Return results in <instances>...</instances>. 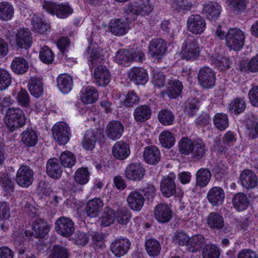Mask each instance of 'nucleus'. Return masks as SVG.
Instances as JSON below:
<instances>
[{
  "mask_svg": "<svg viewBox=\"0 0 258 258\" xmlns=\"http://www.w3.org/2000/svg\"><path fill=\"white\" fill-rule=\"evenodd\" d=\"M98 97L97 90L92 86L83 87L81 91V100L86 104H92L96 101Z\"/></svg>",
  "mask_w": 258,
  "mask_h": 258,
  "instance_id": "obj_30",
  "label": "nucleus"
},
{
  "mask_svg": "<svg viewBox=\"0 0 258 258\" xmlns=\"http://www.w3.org/2000/svg\"><path fill=\"white\" fill-rule=\"evenodd\" d=\"M205 153V146L201 140L195 141L190 154L194 158L197 159H201Z\"/></svg>",
  "mask_w": 258,
  "mask_h": 258,
  "instance_id": "obj_58",
  "label": "nucleus"
},
{
  "mask_svg": "<svg viewBox=\"0 0 258 258\" xmlns=\"http://www.w3.org/2000/svg\"><path fill=\"white\" fill-rule=\"evenodd\" d=\"M213 121L215 126L221 131L225 130L229 125L228 117L225 113H216L213 117Z\"/></svg>",
  "mask_w": 258,
  "mask_h": 258,
  "instance_id": "obj_49",
  "label": "nucleus"
},
{
  "mask_svg": "<svg viewBox=\"0 0 258 258\" xmlns=\"http://www.w3.org/2000/svg\"><path fill=\"white\" fill-rule=\"evenodd\" d=\"M70 129L68 125L60 122L55 123L52 128L53 137L59 144L65 145L71 137Z\"/></svg>",
  "mask_w": 258,
  "mask_h": 258,
  "instance_id": "obj_8",
  "label": "nucleus"
},
{
  "mask_svg": "<svg viewBox=\"0 0 258 258\" xmlns=\"http://www.w3.org/2000/svg\"><path fill=\"white\" fill-rule=\"evenodd\" d=\"M103 206L104 203L100 198H94L89 201L86 207L87 216L91 218L98 217Z\"/></svg>",
  "mask_w": 258,
  "mask_h": 258,
  "instance_id": "obj_26",
  "label": "nucleus"
},
{
  "mask_svg": "<svg viewBox=\"0 0 258 258\" xmlns=\"http://www.w3.org/2000/svg\"><path fill=\"white\" fill-rule=\"evenodd\" d=\"M54 55L52 51L46 46L41 48L39 51L40 60L45 63H51L54 59Z\"/></svg>",
  "mask_w": 258,
  "mask_h": 258,
  "instance_id": "obj_59",
  "label": "nucleus"
},
{
  "mask_svg": "<svg viewBox=\"0 0 258 258\" xmlns=\"http://www.w3.org/2000/svg\"><path fill=\"white\" fill-rule=\"evenodd\" d=\"M221 8L216 2H210L203 5L202 14L207 19L216 20L221 13Z\"/></svg>",
  "mask_w": 258,
  "mask_h": 258,
  "instance_id": "obj_22",
  "label": "nucleus"
},
{
  "mask_svg": "<svg viewBox=\"0 0 258 258\" xmlns=\"http://www.w3.org/2000/svg\"><path fill=\"white\" fill-rule=\"evenodd\" d=\"M207 199L213 206L221 205L225 199L224 190L220 187L211 188L207 194Z\"/></svg>",
  "mask_w": 258,
  "mask_h": 258,
  "instance_id": "obj_25",
  "label": "nucleus"
},
{
  "mask_svg": "<svg viewBox=\"0 0 258 258\" xmlns=\"http://www.w3.org/2000/svg\"><path fill=\"white\" fill-rule=\"evenodd\" d=\"M12 77L10 73L4 69H0V90H4L10 85Z\"/></svg>",
  "mask_w": 258,
  "mask_h": 258,
  "instance_id": "obj_64",
  "label": "nucleus"
},
{
  "mask_svg": "<svg viewBox=\"0 0 258 258\" xmlns=\"http://www.w3.org/2000/svg\"><path fill=\"white\" fill-rule=\"evenodd\" d=\"M32 234L36 237H44L49 231L47 223L42 218L35 220L32 224Z\"/></svg>",
  "mask_w": 258,
  "mask_h": 258,
  "instance_id": "obj_29",
  "label": "nucleus"
},
{
  "mask_svg": "<svg viewBox=\"0 0 258 258\" xmlns=\"http://www.w3.org/2000/svg\"><path fill=\"white\" fill-rule=\"evenodd\" d=\"M198 80L201 85L203 87L212 88L215 85V74L211 69L204 67L199 72Z\"/></svg>",
  "mask_w": 258,
  "mask_h": 258,
  "instance_id": "obj_12",
  "label": "nucleus"
},
{
  "mask_svg": "<svg viewBox=\"0 0 258 258\" xmlns=\"http://www.w3.org/2000/svg\"><path fill=\"white\" fill-rule=\"evenodd\" d=\"M6 124L11 132L22 127L26 123V118L23 111L19 108H9L7 112Z\"/></svg>",
  "mask_w": 258,
  "mask_h": 258,
  "instance_id": "obj_3",
  "label": "nucleus"
},
{
  "mask_svg": "<svg viewBox=\"0 0 258 258\" xmlns=\"http://www.w3.org/2000/svg\"><path fill=\"white\" fill-rule=\"evenodd\" d=\"M59 159L62 165L66 168H72L76 162L75 156L68 151L62 153L59 156Z\"/></svg>",
  "mask_w": 258,
  "mask_h": 258,
  "instance_id": "obj_52",
  "label": "nucleus"
},
{
  "mask_svg": "<svg viewBox=\"0 0 258 258\" xmlns=\"http://www.w3.org/2000/svg\"><path fill=\"white\" fill-rule=\"evenodd\" d=\"M162 146L166 148H171L175 144V138L172 133L169 131L162 132L159 137Z\"/></svg>",
  "mask_w": 258,
  "mask_h": 258,
  "instance_id": "obj_46",
  "label": "nucleus"
},
{
  "mask_svg": "<svg viewBox=\"0 0 258 258\" xmlns=\"http://www.w3.org/2000/svg\"><path fill=\"white\" fill-rule=\"evenodd\" d=\"M97 141L96 135L91 130L87 131L82 141L83 148L87 150H92Z\"/></svg>",
  "mask_w": 258,
  "mask_h": 258,
  "instance_id": "obj_43",
  "label": "nucleus"
},
{
  "mask_svg": "<svg viewBox=\"0 0 258 258\" xmlns=\"http://www.w3.org/2000/svg\"><path fill=\"white\" fill-rule=\"evenodd\" d=\"M189 0H172V5L179 12H185L190 10L191 8L197 6L198 3L192 4Z\"/></svg>",
  "mask_w": 258,
  "mask_h": 258,
  "instance_id": "obj_54",
  "label": "nucleus"
},
{
  "mask_svg": "<svg viewBox=\"0 0 258 258\" xmlns=\"http://www.w3.org/2000/svg\"><path fill=\"white\" fill-rule=\"evenodd\" d=\"M124 13L129 15H149L153 10L150 0H136L125 6Z\"/></svg>",
  "mask_w": 258,
  "mask_h": 258,
  "instance_id": "obj_2",
  "label": "nucleus"
},
{
  "mask_svg": "<svg viewBox=\"0 0 258 258\" xmlns=\"http://www.w3.org/2000/svg\"><path fill=\"white\" fill-rule=\"evenodd\" d=\"M187 30L194 35H201L205 31L206 22L205 18L198 14L190 16L186 22Z\"/></svg>",
  "mask_w": 258,
  "mask_h": 258,
  "instance_id": "obj_6",
  "label": "nucleus"
},
{
  "mask_svg": "<svg viewBox=\"0 0 258 258\" xmlns=\"http://www.w3.org/2000/svg\"><path fill=\"white\" fill-rule=\"evenodd\" d=\"M33 29L38 33L46 34L50 31V25L38 16H34L31 19Z\"/></svg>",
  "mask_w": 258,
  "mask_h": 258,
  "instance_id": "obj_36",
  "label": "nucleus"
},
{
  "mask_svg": "<svg viewBox=\"0 0 258 258\" xmlns=\"http://www.w3.org/2000/svg\"><path fill=\"white\" fill-rule=\"evenodd\" d=\"M219 249L215 245H207L203 250V258H219Z\"/></svg>",
  "mask_w": 258,
  "mask_h": 258,
  "instance_id": "obj_61",
  "label": "nucleus"
},
{
  "mask_svg": "<svg viewBox=\"0 0 258 258\" xmlns=\"http://www.w3.org/2000/svg\"><path fill=\"white\" fill-rule=\"evenodd\" d=\"M127 202L132 210L140 211L144 205L145 198L140 192L134 190L128 195Z\"/></svg>",
  "mask_w": 258,
  "mask_h": 258,
  "instance_id": "obj_23",
  "label": "nucleus"
},
{
  "mask_svg": "<svg viewBox=\"0 0 258 258\" xmlns=\"http://www.w3.org/2000/svg\"><path fill=\"white\" fill-rule=\"evenodd\" d=\"M28 87L31 95L36 97H39L43 92L42 79L38 77L31 78L28 82Z\"/></svg>",
  "mask_w": 258,
  "mask_h": 258,
  "instance_id": "obj_32",
  "label": "nucleus"
},
{
  "mask_svg": "<svg viewBox=\"0 0 258 258\" xmlns=\"http://www.w3.org/2000/svg\"><path fill=\"white\" fill-rule=\"evenodd\" d=\"M210 60L211 62L215 65L220 71L225 70L230 67L229 59L227 57L216 56H211Z\"/></svg>",
  "mask_w": 258,
  "mask_h": 258,
  "instance_id": "obj_56",
  "label": "nucleus"
},
{
  "mask_svg": "<svg viewBox=\"0 0 258 258\" xmlns=\"http://www.w3.org/2000/svg\"><path fill=\"white\" fill-rule=\"evenodd\" d=\"M158 119L162 124L170 125L173 123L175 117L173 112L170 110L163 109L158 112Z\"/></svg>",
  "mask_w": 258,
  "mask_h": 258,
  "instance_id": "obj_44",
  "label": "nucleus"
},
{
  "mask_svg": "<svg viewBox=\"0 0 258 258\" xmlns=\"http://www.w3.org/2000/svg\"><path fill=\"white\" fill-rule=\"evenodd\" d=\"M14 15V8L9 3H0V19L3 21L10 20Z\"/></svg>",
  "mask_w": 258,
  "mask_h": 258,
  "instance_id": "obj_47",
  "label": "nucleus"
},
{
  "mask_svg": "<svg viewBox=\"0 0 258 258\" xmlns=\"http://www.w3.org/2000/svg\"><path fill=\"white\" fill-rule=\"evenodd\" d=\"M143 157L145 161L151 165L157 164L161 160V153L155 146H148L144 148Z\"/></svg>",
  "mask_w": 258,
  "mask_h": 258,
  "instance_id": "obj_21",
  "label": "nucleus"
},
{
  "mask_svg": "<svg viewBox=\"0 0 258 258\" xmlns=\"http://www.w3.org/2000/svg\"><path fill=\"white\" fill-rule=\"evenodd\" d=\"M248 0H227V3L234 12L241 13L246 9Z\"/></svg>",
  "mask_w": 258,
  "mask_h": 258,
  "instance_id": "obj_60",
  "label": "nucleus"
},
{
  "mask_svg": "<svg viewBox=\"0 0 258 258\" xmlns=\"http://www.w3.org/2000/svg\"><path fill=\"white\" fill-rule=\"evenodd\" d=\"M109 28L110 32L116 36L124 35L129 30L128 24L122 19H115L111 21Z\"/></svg>",
  "mask_w": 258,
  "mask_h": 258,
  "instance_id": "obj_27",
  "label": "nucleus"
},
{
  "mask_svg": "<svg viewBox=\"0 0 258 258\" xmlns=\"http://www.w3.org/2000/svg\"><path fill=\"white\" fill-rule=\"evenodd\" d=\"M200 52L197 40L192 36H188L182 44L180 55L187 60H192L200 56Z\"/></svg>",
  "mask_w": 258,
  "mask_h": 258,
  "instance_id": "obj_4",
  "label": "nucleus"
},
{
  "mask_svg": "<svg viewBox=\"0 0 258 258\" xmlns=\"http://www.w3.org/2000/svg\"><path fill=\"white\" fill-rule=\"evenodd\" d=\"M112 152L115 158L123 160L126 159L130 154V146L126 142L118 141L113 146Z\"/></svg>",
  "mask_w": 258,
  "mask_h": 258,
  "instance_id": "obj_24",
  "label": "nucleus"
},
{
  "mask_svg": "<svg viewBox=\"0 0 258 258\" xmlns=\"http://www.w3.org/2000/svg\"><path fill=\"white\" fill-rule=\"evenodd\" d=\"M167 49L166 43L161 39L152 40L149 45L151 55L157 59H160L165 54Z\"/></svg>",
  "mask_w": 258,
  "mask_h": 258,
  "instance_id": "obj_19",
  "label": "nucleus"
},
{
  "mask_svg": "<svg viewBox=\"0 0 258 258\" xmlns=\"http://www.w3.org/2000/svg\"><path fill=\"white\" fill-rule=\"evenodd\" d=\"M57 87L63 93H69L72 89L73 82L72 77L67 74H61L57 78Z\"/></svg>",
  "mask_w": 258,
  "mask_h": 258,
  "instance_id": "obj_35",
  "label": "nucleus"
},
{
  "mask_svg": "<svg viewBox=\"0 0 258 258\" xmlns=\"http://www.w3.org/2000/svg\"><path fill=\"white\" fill-rule=\"evenodd\" d=\"M12 71L17 74H23L26 72L28 69V63L22 57H16L11 63Z\"/></svg>",
  "mask_w": 258,
  "mask_h": 258,
  "instance_id": "obj_38",
  "label": "nucleus"
},
{
  "mask_svg": "<svg viewBox=\"0 0 258 258\" xmlns=\"http://www.w3.org/2000/svg\"><path fill=\"white\" fill-rule=\"evenodd\" d=\"M154 215L158 222L165 223L168 222L171 219L172 212L168 205L160 203L155 207Z\"/></svg>",
  "mask_w": 258,
  "mask_h": 258,
  "instance_id": "obj_13",
  "label": "nucleus"
},
{
  "mask_svg": "<svg viewBox=\"0 0 258 258\" xmlns=\"http://www.w3.org/2000/svg\"><path fill=\"white\" fill-rule=\"evenodd\" d=\"M115 219L114 211L110 207H106L98 221L101 226H108L114 222Z\"/></svg>",
  "mask_w": 258,
  "mask_h": 258,
  "instance_id": "obj_40",
  "label": "nucleus"
},
{
  "mask_svg": "<svg viewBox=\"0 0 258 258\" xmlns=\"http://www.w3.org/2000/svg\"><path fill=\"white\" fill-rule=\"evenodd\" d=\"M205 242V239L202 235H194L189 238L187 244L188 250L192 252H196L203 247Z\"/></svg>",
  "mask_w": 258,
  "mask_h": 258,
  "instance_id": "obj_39",
  "label": "nucleus"
},
{
  "mask_svg": "<svg viewBox=\"0 0 258 258\" xmlns=\"http://www.w3.org/2000/svg\"><path fill=\"white\" fill-rule=\"evenodd\" d=\"M90 173L86 168H81L77 170L74 175L76 182L80 185L87 183L89 180Z\"/></svg>",
  "mask_w": 258,
  "mask_h": 258,
  "instance_id": "obj_55",
  "label": "nucleus"
},
{
  "mask_svg": "<svg viewBox=\"0 0 258 258\" xmlns=\"http://www.w3.org/2000/svg\"><path fill=\"white\" fill-rule=\"evenodd\" d=\"M123 131V124L119 121L113 120L107 125L105 133L109 139L116 140L121 137Z\"/></svg>",
  "mask_w": 258,
  "mask_h": 258,
  "instance_id": "obj_20",
  "label": "nucleus"
},
{
  "mask_svg": "<svg viewBox=\"0 0 258 258\" xmlns=\"http://www.w3.org/2000/svg\"><path fill=\"white\" fill-rule=\"evenodd\" d=\"M48 258H69L68 250L62 246L54 245Z\"/></svg>",
  "mask_w": 258,
  "mask_h": 258,
  "instance_id": "obj_57",
  "label": "nucleus"
},
{
  "mask_svg": "<svg viewBox=\"0 0 258 258\" xmlns=\"http://www.w3.org/2000/svg\"><path fill=\"white\" fill-rule=\"evenodd\" d=\"M241 185L246 189H252L258 183V178L254 172L251 170L245 169L241 172L239 177Z\"/></svg>",
  "mask_w": 258,
  "mask_h": 258,
  "instance_id": "obj_16",
  "label": "nucleus"
},
{
  "mask_svg": "<svg viewBox=\"0 0 258 258\" xmlns=\"http://www.w3.org/2000/svg\"><path fill=\"white\" fill-rule=\"evenodd\" d=\"M234 207L238 211L245 210L249 204V201L246 195L242 192L235 194L232 199Z\"/></svg>",
  "mask_w": 258,
  "mask_h": 258,
  "instance_id": "obj_37",
  "label": "nucleus"
},
{
  "mask_svg": "<svg viewBox=\"0 0 258 258\" xmlns=\"http://www.w3.org/2000/svg\"><path fill=\"white\" fill-rule=\"evenodd\" d=\"M46 173L49 177L54 179L60 178L62 169L57 159L51 158L48 160L46 164Z\"/></svg>",
  "mask_w": 258,
  "mask_h": 258,
  "instance_id": "obj_28",
  "label": "nucleus"
},
{
  "mask_svg": "<svg viewBox=\"0 0 258 258\" xmlns=\"http://www.w3.org/2000/svg\"><path fill=\"white\" fill-rule=\"evenodd\" d=\"M96 83L99 86H106L110 81V74L107 68L103 66L96 67L93 72Z\"/></svg>",
  "mask_w": 258,
  "mask_h": 258,
  "instance_id": "obj_18",
  "label": "nucleus"
},
{
  "mask_svg": "<svg viewBox=\"0 0 258 258\" xmlns=\"http://www.w3.org/2000/svg\"><path fill=\"white\" fill-rule=\"evenodd\" d=\"M130 80L135 84L145 85L148 81V75L147 71L143 68L134 67L128 73Z\"/></svg>",
  "mask_w": 258,
  "mask_h": 258,
  "instance_id": "obj_15",
  "label": "nucleus"
},
{
  "mask_svg": "<svg viewBox=\"0 0 258 258\" xmlns=\"http://www.w3.org/2000/svg\"><path fill=\"white\" fill-rule=\"evenodd\" d=\"M145 174V169L140 163H131L126 167L124 170V176L129 180H141Z\"/></svg>",
  "mask_w": 258,
  "mask_h": 258,
  "instance_id": "obj_10",
  "label": "nucleus"
},
{
  "mask_svg": "<svg viewBox=\"0 0 258 258\" xmlns=\"http://www.w3.org/2000/svg\"><path fill=\"white\" fill-rule=\"evenodd\" d=\"M207 224L212 229L220 230L224 225V218L218 212H211L207 218Z\"/></svg>",
  "mask_w": 258,
  "mask_h": 258,
  "instance_id": "obj_33",
  "label": "nucleus"
},
{
  "mask_svg": "<svg viewBox=\"0 0 258 258\" xmlns=\"http://www.w3.org/2000/svg\"><path fill=\"white\" fill-rule=\"evenodd\" d=\"M15 41L17 46L20 48H29L32 42V36L30 31L27 29L18 30L15 36Z\"/></svg>",
  "mask_w": 258,
  "mask_h": 258,
  "instance_id": "obj_17",
  "label": "nucleus"
},
{
  "mask_svg": "<svg viewBox=\"0 0 258 258\" xmlns=\"http://www.w3.org/2000/svg\"><path fill=\"white\" fill-rule=\"evenodd\" d=\"M43 8L50 14H55L58 18L64 19L73 13V10L68 4H57L53 3H45Z\"/></svg>",
  "mask_w": 258,
  "mask_h": 258,
  "instance_id": "obj_7",
  "label": "nucleus"
},
{
  "mask_svg": "<svg viewBox=\"0 0 258 258\" xmlns=\"http://www.w3.org/2000/svg\"><path fill=\"white\" fill-rule=\"evenodd\" d=\"M245 35L243 31L237 28L230 29L226 33L225 40L227 46L235 51L241 49L244 45Z\"/></svg>",
  "mask_w": 258,
  "mask_h": 258,
  "instance_id": "obj_5",
  "label": "nucleus"
},
{
  "mask_svg": "<svg viewBox=\"0 0 258 258\" xmlns=\"http://www.w3.org/2000/svg\"><path fill=\"white\" fill-rule=\"evenodd\" d=\"M55 224L56 232L64 237L71 236L75 231L74 222L69 218L60 217L56 221Z\"/></svg>",
  "mask_w": 258,
  "mask_h": 258,
  "instance_id": "obj_11",
  "label": "nucleus"
},
{
  "mask_svg": "<svg viewBox=\"0 0 258 258\" xmlns=\"http://www.w3.org/2000/svg\"><path fill=\"white\" fill-rule=\"evenodd\" d=\"M183 86L179 80H172L168 84L167 94L171 98H175L181 93Z\"/></svg>",
  "mask_w": 258,
  "mask_h": 258,
  "instance_id": "obj_45",
  "label": "nucleus"
},
{
  "mask_svg": "<svg viewBox=\"0 0 258 258\" xmlns=\"http://www.w3.org/2000/svg\"><path fill=\"white\" fill-rule=\"evenodd\" d=\"M0 185L6 192L10 193L14 190L13 182L7 173H4L0 175Z\"/></svg>",
  "mask_w": 258,
  "mask_h": 258,
  "instance_id": "obj_62",
  "label": "nucleus"
},
{
  "mask_svg": "<svg viewBox=\"0 0 258 258\" xmlns=\"http://www.w3.org/2000/svg\"><path fill=\"white\" fill-rule=\"evenodd\" d=\"M34 173L30 167L27 165L21 166L17 171L16 181L22 187H27L33 181Z\"/></svg>",
  "mask_w": 258,
  "mask_h": 258,
  "instance_id": "obj_9",
  "label": "nucleus"
},
{
  "mask_svg": "<svg viewBox=\"0 0 258 258\" xmlns=\"http://www.w3.org/2000/svg\"><path fill=\"white\" fill-rule=\"evenodd\" d=\"M132 52L125 49H121L116 53L115 61L120 64H125L132 61Z\"/></svg>",
  "mask_w": 258,
  "mask_h": 258,
  "instance_id": "obj_53",
  "label": "nucleus"
},
{
  "mask_svg": "<svg viewBox=\"0 0 258 258\" xmlns=\"http://www.w3.org/2000/svg\"><path fill=\"white\" fill-rule=\"evenodd\" d=\"M131 243L127 238H116L110 245V250L117 257H121L125 254L128 250Z\"/></svg>",
  "mask_w": 258,
  "mask_h": 258,
  "instance_id": "obj_14",
  "label": "nucleus"
},
{
  "mask_svg": "<svg viewBox=\"0 0 258 258\" xmlns=\"http://www.w3.org/2000/svg\"><path fill=\"white\" fill-rule=\"evenodd\" d=\"M246 104L243 98L237 97L234 98L229 104V111L237 115L242 113L245 109Z\"/></svg>",
  "mask_w": 258,
  "mask_h": 258,
  "instance_id": "obj_41",
  "label": "nucleus"
},
{
  "mask_svg": "<svg viewBox=\"0 0 258 258\" xmlns=\"http://www.w3.org/2000/svg\"><path fill=\"white\" fill-rule=\"evenodd\" d=\"M194 143L195 141H192L188 138H182L178 145L179 152L184 156L189 155L192 152V148Z\"/></svg>",
  "mask_w": 258,
  "mask_h": 258,
  "instance_id": "obj_48",
  "label": "nucleus"
},
{
  "mask_svg": "<svg viewBox=\"0 0 258 258\" xmlns=\"http://www.w3.org/2000/svg\"><path fill=\"white\" fill-rule=\"evenodd\" d=\"M21 141L27 147H34L38 142V135L32 128H27L21 134Z\"/></svg>",
  "mask_w": 258,
  "mask_h": 258,
  "instance_id": "obj_34",
  "label": "nucleus"
},
{
  "mask_svg": "<svg viewBox=\"0 0 258 258\" xmlns=\"http://www.w3.org/2000/svg\"><path fill=\"white\" fill-rule=\"evenodd\" d=\"M151 114V109L148 105H141L135 108L133 115L137 122L142 123L149 119Z\"/></svg>",
  "mask_w": 258,
  "mask_h": 258,
  "instance_id": "obj_31",
  "label": "nucleus"
},
{
  "mask_svg": "<svg viewBox=\"0 0 258 258\" xmlns=\"http://www.w3.org/2000/svg\"><path fill=\"white\" fill-rule=\"evenodd\" d=\"M146 249L149 255L155 256L158 255L161 250V245L155 239L151 238L146 242Z\"/></svg>",
  "mask_w": 258,
  "mask_h": 258,
  "instance_id": "obj_50",
  "label": "nucleus"
},
{
  "mask_svg": "<svg viewBox=\"0 0 258 258\" xmlns=\"http://www.w3.org/2000/svg\"><path fill=\"white\" fill-rule=\"evenodd\" d=\"M211 178V173L207 168H201L196 173V183L198 186L205 187Z\"/></svg>",
  "mask_w": 258,
  "mask_h": 258,
  "instance_id": "obj_42",
  "label": "nucleus"
},
{
  "mask_svg": "<svg viewBox=\"0 0 258 258\" xmlns=\"http://www.w3.org/2000/svg\"><path fill=\"white\" fill-rule=\"evenodd\" d=\"M87 51L89 54L88 59L90 61V68L92 69L95 64L100 62L103 58L100 51L93 45L89 46Z\"/></svg>",
  "mask_w": 258,
  "mask_h": 258,
  "instance_id": "obj_51",
  "label": "nucleus"
},
{
  "mask_svg": "<svg viewBox=\"0 0 258 258\" xmlns=\"http://www.w3.org/2000/svg\"><path fill=\"white\" fill-rule=\"evenodd\" d=\"M152 82L154 86L161 88L165 84V76L162 72L154 70L153 71Z\"/></svg>",
  "mask_w": 258,
  "mask_h": 258,
  "instance_id": "obj_63",
  "label": "nucleus"
},
{
  "mask_svg": "<svg viewBox=\"0 0 258 258\" xmlns=\"http://www.w3.org/2000/svg\"><path fill=\"white\" fill-rule=\"evenodd\" d=\"M175 175L173 173L165 176L162 179L160 187L162 195L166 198L175 196L181 198L183 195V190L180 188H176L175 182Z\"/></svg>",
  "mask_w": 258,
  "mask_h": 258,
  "instance_id": "obj_1",
  "label": "nucleus"
}]
</instances>
